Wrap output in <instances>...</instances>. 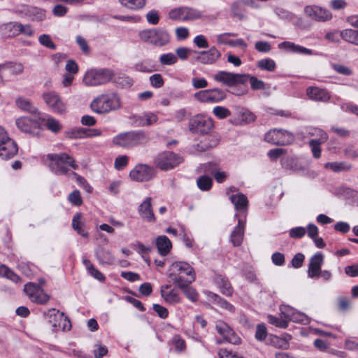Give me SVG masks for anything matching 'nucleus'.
<instances>
[{"mask_svg":"<svg viewBox=\"0 0 358 358\" xmlns=\"http://www.w3.org/2000/svg\"><path fill=\"white\" fill-rule=\"evenodd\" d=\"M170 280L178 287L191 284L195 280L194 268L187 262H176L169 270Z\"/></svg>","mask_w":358,"mask_h":358,"instance_id":"nucleus-1","label":"nucleus"},{"mask_svg":"<svg viewBox=\"0 0 358 358\" xmlns=\"http://www.w3.org/2000/svg\"><path fill=\"white\" fill-rule=\"evenodd\" d=\"M121 104V98L119 94L110 92L101 94L94 99L90 103V108L96 113L105 114L118 110Z\"/></svg>","mask_w":358,"mask_h":358,"instance_id":"nucleus-2","label":"nucleus"},{"mask_svg":"<svg viewBox=\"0 0 358 358\" xmlns=\"http://www.w3.org/2000/svg\"><path fill=\"white\" fill-rule=\"evenodd\" d=\"M148 134L143 130H132L122 132L113 138L115 145L124 149H131L148 141Z\"/></svg>","mask_w":358,"mask_h":358,"instance_id":"nucleus-3","label":"nucleus"},{"mask_svg":"<svg viewBox=\"0 0 358 358\" xmlns=\"http://www.w3.org/2000/svg\"><path fill=\"white\" fill-rule=\"evenodd\" d=\"M46 159L50 170L57 176L67 174L69 168L74 170L78 168L73 158L66 153L48 154Z\"/></svg>","mask_w":358,"mask_h":358,"instance_id":"nucleus-4","label":"nucleus"},{"mask_svg":"<svg viewBox=\"0 0 358 358\" xmlns=\"http://www.w3.org/2000/svg\"><path fill=\"white\" fill-rule=\"evenodd\" d=\"M115 73L108 68L91 69L86 71L83 82L88 87H95L106 85L110 82Z\"/></svg>","mask_w":358,"mask_h":358,"instance_id":"nucleus-5","label":"nucleus"},{"mask_svg":"<svg viewBox=\"0 0 358 358\" xmlns=\"http://www.w3.org/2000/svg\"><path fill=\"white\" fill-rule=\"evenodd\" d=\"M168 17L174 21H193L201 18L202 12L194 8L180 6L171 9Z\"/></svg>","mask_w":358,"mask_h":358,"instance_id":"nucleus-6","label":"nucleus"},{"mask_svg":"<svg viewBox=\"0 0 358 358\" xmlns=\"http://www.w3.org/2000/svg\"><path fill=\"white\" fill-rule=\"evenodd\" d=\"M248 74L234 73L225 71H219L213 76L215 81L228 87L245 84L248 81Z\"/></svg>","mask_w":358,"mask_h":358,"instance_id":"nucleus-7","label":"nucleus"},{"mask_svg":"<svg viewBox=\"0 0 358 358\" xmlns=\"http://www.w3.org/2000/svg\"><path fill=\"white\" fill-rule=\"evenodd\" d=\"M189 129L194 134H207L213 127L211 118L203 115H197L189 121Z\"/></svg>","mask_w":358,"mask_h":358,"instance_id":"nucleus-8","label":"nucleus"},{"mask_svg":"<svg viewBox=\"0 0 358 358\" xmlns=\"http://www.w3.org/2000/svg\"><path fill=\"white\" fill-rule=\"evenodd\" d=\"M264 140L271 144L285 145L291 144L294 140V136L288 131L273 129L266 133Z\"/></svg>","mask_w":358,"mask_h":358,"instance_id":"nucleus-9","label":"nucleus"},{"mask_svg":"<svg viewBox=\"0 0 358 358\" xmlns=\"http://www.w3.org/2000/svg\"><path fill=\"white\" fill-rule=\"evenodd\" d=\"M194 98L200 103H218L226 98V94L220 88L200 90L193 95Z\"/></svg>","mask_w":358,"mask_h":358,"instance_id":"nucleus-10","label":"nucleus"},{"mask_svg":"<svg viewBox=\"0 0 358 358\" xmlns=\"http://www.w3.org/2000/svg\"><path fill=\"white\" fill-rule=\"evenodd\" d=\"M24 292L34 303L45 304L50 299V296L44 292L43 289L34 282L27 283L24 285Z\"/></svg>","mask_w":358,"mask_h":358,"instance_id":"nucleus-11","label":"nucleus"},{"mask_svg":"<svg viewBox=\"0 0 358 358\" xmlns=\"http://www.w3.org/2000/svg\"><path fill=\"white\" fill-rule=\"evenodd\" d=\"M43 99L52 112L59 114L66 112V103L56 92L49 91L44 92L43 94Z\"/></svg>","mask_w":358,"mask_h":358,"instance_id":"nucleus-12","label":"nucleus"},{"mask_svg":"<svg viewBox=\"0 0 358 358\" xmlns=\"http://www.w3.org/2000/svg\"><path fill=\"white\" fill-rule=\"evenodd\" d=\"M42 117H21L16 120L15 124L17 127L24 133L29 134L32 135H37L38 134V130L40 127L39 120Z\"/></svg>","mask_w":358,"mask_h":358,"instance_id":"nucleus-13","label":"nucleus"},{"mask_svg":"<svg viewBox=\"0 0 358 358\" xmlns=\"http://www.w3.org/2000/svg\"><path fill=\"white\" fill-rule=\"evenodd\" d=\"M155 175V169L143 164H137L129 173L130 178L136 182L149 181Z\"/></svg>","mask_w":358,"mask_h":358,"instance_id":"nucleus-14","label":"nucleus"},{"mask_svg":"<svg viewBox=\"0 0 358 358\" xmlns=\"http://www.w3.org/2000/svg\"><path fill=\"white\" fill-rule=\"evenodd\" d=\"M182 162L180 155L173 152H164L159 155L157 165L162 170L173 169Z\"/></svg>","mask_w":358,"mask_h":358,"instance_id":"nucleus-15","label":"nucleus"},{"mask_svg":"<svg viewBox=\"0 0 358 358\" xmlns=\"http://www.w3.org/2000/svg\"><path fill=\"white\" fill-rule=\"evenodd\" d=\"M304 13L312 20L317 22H326L333 17L332 13L327 9L316 5H308L304 8Z\"/></svg>","mask_w":358,"mask_h":358,"instance_id":"nucleus-16","label":"nucleus"},{"mask_svg":"<svg viewBox=\"0 0 358 358\" xmlns=\"http://www.w3.org/2000/svg\"><path fill=\"white\" fill-rule=\"evenodd\" d=\"M221 57V52L215 46H212L208 50L196 52L194 60L205 65L215 64Z\"/></svg>","mask_w":358,"mask_h":358,"instance_id":"nucleus-17","label":"nucleus"},{"mask_svg":"<svg viewBox=\"0 0 358 358\" xmlns=\"http://www.w3.org/2000/svg\"><path fill=\"white\" fill-rule=\"evenodd\" d=\"M215 329L217 332L222 336L223 339L230 343L238 345L241 343V338L233 329L224 322L219 320L216 322Z\"/></svg>","mask_w":358,"mask_h":358,"instance_id":"nucleus-18","label":"nucleus"},{"mask_svg":"<svg viewBox=\"0 0 358 358\" xmlns=\"http://www.w3.org/2000/svg\"><path fill=\"white\" fill-rule=\"evenodd\" d=\"M280 311L281 315L284 317V320H286L287 322L292 321L299 323L308 322V318L304 313L297 311L288 305H281L280 306Z\"/></svg>","mask_w":358,"mask_h":358,"instance_id":"nucleus-19","label":"nucleus"},{"mask_svg":"<svg viewBox=\"0 0 358 358\" xmlns=\"http://www.w3.org/2000/svg\"><path fill=\"white\" fill-rule=\"evenodd\" d=\"M18 11L22 15L31 21L41 22L46 17V10L36 6H22Z\"/></svg>","mask_w":358,"mask_h":358,"instance_id":"nucleus-20","label":"nucleus"},{"mask_svg":"<svg viewBox=\"0 0 358 358\" xmlns=\"http://www.w3.org/2000/svg\"><path fill=\"white\" fill-rule=\"evenodd\" d=\"M18 148L13 139L7 136L3 142L0 143V157L2 159H10L17 153Z\"/></svg>","mask_w":358,"mask_h":358,"instance_id":"nucleus-21","label":"nucleus"},{"mask_svg":"<svg viewBox=\"0 0 358 358\" xmlns=\"http://www.w3.org/2000/svg\"><path fill=\"white\" fill-rule=\"evenodd\" d=\"M44 315L54 329L61 327L62 322L69 323L68 317L62 312L55 308L49 309Z\"/></svg>","mask_w":358,"mask_h":358,"instance_id":"nucleus-22","label":"nucleus"},{"mask_svg":"<svg viewBox=\"0 0 358 358\" xmlns=\"http://www.w3.org/2000/svg\"><path fill=\"white\" fill-rule=\"evenodd\" d=\"M323 255L322 252H317L310 259L308 268V275L310 278L320 276L321 266L323 263Z\"/></svg>","mask_w":358,"mask_h":358,"instance_id":"nucleus-23","label":"nucleus"},{"mask_svg":"<svg viewBox=\"0 0 358 358\" xmlns=\"http://www.w3.org/2000/svg\"><path fill=\"white\" fill-rule=\"evenodd\" d=\"M161 295L164 301L169 304L179 303L180 297L178 292L172 288L171 285H166L161 287Z\"/></svg>","mask_w":358,"mask_h":358,"instance_id":"nucleus-24","label":"nucleus"},{"mask_svg":"<svg viewBox=\"0 0 358 358\" xmlns=\"http://www.w3.org/2000/svg\"><path fill=\"white\" fill-rule=\"evenodd\" d=\"M151 201V197H147L138 206V213L140 216L149 222L155 221V217L152 209Z\"/></svg>","mask_w":358,"mask_h":358,"instance_id":"nucleus-25","label":"nucleus"},{"mask_svg":"<svg viewBox=\"0 0 358 358\" xmlns=\"http://www.w3.org/2000/svg\"><path fill=\"white\" fill-rule=\"evenodd\" d=\"M152 45L157 47H162L168 45L170 41L169 33L162 28H155Z\"/></svg>","mask_w":358,"mask_h":358,"instance_id":"nucleus-26","label":"nucleus"},{"mask_svg":"<svg viewBox=\"0 0 358 358\" xmlns=\"http://www.w3.org/2000/svg\"><path fill=\"white\" fill-rule=\"evenodd\" d=\"M306 94L310 99L316 101H327L330 98L327 91L317 87H308Z\"/></svg>","mask_w":358,"mask_h":358,"instance_id":"nucleus-27","label":"nucleus"},{"mask_svg":"<svg viewBox=\"0 0 358 358\" xmlns=\"http://www.w3.org/2000/svg\"><path fill=\"white\" fill-rule=\"evenodd\" d=\"M245 231V221L242 219H238V224L235 227L231 234V241L234 246H239L241 245Z\"/></svg>","mask_w":358,"mask_h":358,"instance_id":"nucleus-28","label":"nucleus"},{"mask_svg":"<svg viewBox=\"0 0 358 358\" xmlns=\"http://www.w3.org/2000/svg\"><path fill=\"white\" fill-rule=\"evenodd\" d=\"M280 49H283L287 52L302 54V55H312L313 51L305 47L296 45L290 41H284L278 45Z\"/></svg>","mask_w":358,"mask_h":358,"instance_id":"nucleus-29","label":"nucleus"},{"mask_svg":"<svg viewBox=\"0 0 358 358\" xmlns=\"http://www.w3.org/2000/svg\"><path fill=\"white\" fill-rule=\"evenodd\" d=\"M96 257L102 265H112L115 262V257L112 252L103 248H99L96 251Z\"/></svg>","mask_w":358,"mask_h":358,"instance_id":"nucleus-30","label":"nucleus"},{"mask_svg":"<svg viewBox=\"0 0 358 358\" xmlns=\"http://www.w3.org/2000/svg\"><path fill=\"white\" fill-rule=\"evenodd\" d=\"M337 194L343 198L349 204L358 206V192L348 187L339 189Z\"/></svg>","mask_w":358,"mask_h":358,"instance_id":"nucleus-31","label":"nucleus"},{"mask_svg":"<svg viewBox=\"0 0 358 358\" xmlns=\"http://www.w3.org/2000/svg\"><path fill=\"white\" fill-rule=\"evenodd\" d=\"M0 31L6 37H13L19 35V22H9L0 25Z\"/></svg>","mask_w":358,"mask_h":358,"instance_id":"nucleus-32","label":"nucleus"},{"mask_svg":"<svg viewBox=\"0 0 358 358\" xmlns=\"http://www.w3.org/2000/svg\"><path fill=\"white\" fill-rule=\"evenodd\" d=\"M156 245L159 253L162 256H166L172 248V243L169 238L166 236H159L156 238Z\"/></svg>","mask_w":358,"mask_h":358,"instance_id":"nucleus-33","label":"nucleus"},{"mask_svg":"<svg viewBox=\"0 0 358 358\" xmlns=\"http://www.w3.org/2000/svg\"><path fill=\"white\" fill-rule=\"evenodd\" d=\"M215 282L220 292L226 296H231L233 294V288L230 282L226 278L218 275L215 278Z\"/></svg>","mask_w":358,"mask_h":358,"instance_id":"nucleus-34","label":"nucleus"},{"mask_svg":"<svg viewBox=\"0 0 358 358\" xmlns=\"http://www.w3.org/2000/svg\"><path fill=\"white\" fill-rule=\"evenodd\" d=\"M256 116L248 109L242 108L238 113V119L236 122V124L243 125L254 122Z\"/></svg>","mask_w":358,"mask_h":358,"instance_id":"nucleus-35","label":"nucleus"},{"mask_svg":"<svg viewBox=\"0 0 358 358\" xmlns=\"http://www.w3.org/2000/svg\"><path fill=\"white\" fill-rule=\"evenodd\" d=\"M207 296L209 299L212 300L215 304H217L220 308L225 309L230 313L234 312V306L228 301H227L225 299L221 298L219 295L213 292H208Z\"/></svg>","mask_w":358,"mask_h":358,"instance_id":"nucleus-36","label":"nucleus"},{"mask_svg":"<svg viewBox=\"0 0 358 358\" xmlns=\"http://www.w3.org/2000/svg\"><path fill=\"white\" fill-rule=\"evenodd\" d=\"M230 200L234 205L235 209L236 210L244 211L247 208L248 201L247 197L244 194L241 193L232 194L230 196Z\"/></svg>","mask_w":358,"mask_h":358,"instance_id":"nucleus-37","label":"nucleus"},{"mask_svg":"<svg viewBox=\"0 0 358 358\" xmlns=\"http://www.w3.org/2000/svg\"><path fill=\"white\" fill-rule=\"evenodd\" d=\"M3 64L4 71H8L12 76L20 75L24 71V66L22 63L7 62Z\"/></svg>","mask_w":358,"mask_h":358,"instance_id":"nucleus-38","label":"nucleus"},{"mask_svg":"<svg viewBox=\"0 0 358 358\" xmlns=\"http://www.w3.org/2000/svg\"><path fill=\"white\" fill-rule=\"evenodd\" d=\"M0 275L3 278L9 279L13 282L18 283L21 282V278L19 275L15 273L10 268L5 264L0 265Z\"/></svg>","mask_w":358,"mask_h":358,"instance_id":"nucleus-39","label":"nucleus"},{"mask_svg":"<svg viewBox=\"0 0 358 358\" xmlns=\"http://www.w3.org/2000/svg\"><path fill=\"white\" fill-rule=\"evenodd\" d=\"M83 264L85 266L89 273L93 278H94L95 279H96L101 282H103L106 280L104 275L101 271H99L98 269H96L93 266V264L90 262V260H88L87 259H83Z\"/></svg>","mask_w":358,"mask_h":358,"instance_id":"nucleus-40","label":"nucleus"},{"mask_svg":"<svg viewBox=\"0 0 358 358\" xmlns=\"http://www.w3.org/2000/svg\"><path fill=\"white\" fill-rule=\"evenodd\" d=\"M308 134L312 137L310 140H317L319 143H324L328 138L327 133L319 128H309Z\"/></svg>","mask_w":358,"mask_h":358,"instance_id":"nucleus-41","label":"nucleus"},{"mask_svg":"<svg viewBox=\"0 0 358 358\" xmlns=\"http://www.w3.org/2000/svg\"><path fill=\"white\" fill-rule=\"evenodd\" d=\"M341 38L350 43L358 45V31L348 29L341 33Z\"/></svg>","mask_w":358,"mask_h":358,"instance_id":"nucleus-42","label":"nucleus"},{"mask_svg":"<svg viewBox=\"0 0 358 358\" xmlns=\"http://www.w3.org/2000/svg\"><path fill=\"white\" fill-rule=\"evenodd\" d=\"M46 127L54 133L59 131L62 126L59 121L54 117L47 115V118L43 117Z\"/></svg>","mask_w":358,"mask_h":358,"instance_id":"nucleus-43","label":"nucleus"},{"mask_svg":"<svg viewBox=\"0 0 358 358\" xmlns=\"http://www.w3.org/2000/svg\"><path fill=\"white\" fill-rule=\"evenodd\" d=\"M83 223L81 222V214L76 213L72 220V227L82 236L87 237L88 233L85 232L83 229Z\"/></svg>","mask_w":358,"mask_h":358,"instance_id":"nucleus-44","label":"nucleus"},{"mask_svg":"<svg viewBox=\"0 0 358 358\" xmlns=\"http://www.w3.org/2000/svg\"><path fill=\"white\" fill-rule=\"evenodd\" d=\"M120 4L131 10H138L143 8L145 0H119Z\"/></svg>","mask_w":358,"mask_h":358,"instance_id":"nucleus-45","label":"nucleus"},{"mask_svg":"<svg viewBox=\"0 0 358 358\" xmlns=\"http://www.w3.org/2000/svg\"><path fill=\"white\" fill-rule=\"evenodd\" d=\"M16 105L23 110L34 113L36 109L32 106L31 103L27 99L20 97L16 99Z\"/></svg>","mask_w":358,"mask_h":358,"instance_id":"nucleus-46","label":"nucleus"},{"mask_svg":"<svg viewBox=\"0 0 358 358\" xmlns=\"http://www.w3.org/2000/svg\"><path fill=\"white\" fill-rule=\"evenodd\" d=\"M196 184L201 191H208L212 187L213 180L210 177L203 176L196 180Z\"/></svg>","mask_w":358,"mask_h":358,"instance_id":"nucleus-47","label":"nucleus"},{"mask_svg":"<svg viewBox=\"0 0 358 358\" xmlns=\"http://www.w3.org/2000/svg\"><path fill=\"white\" fill-rule=\"evenodd\" d=\"M159 60L162 65L170 66L178 62V57L173 53L169 52L161 55Z\"/></svg>","mask_w":358,"mask_h":358,"instance_id":"nucleus-48","label":"nucleus"},{"mask_svg":"<svg viewBox=\"0 0 358 358\" xmlns=\"http://www.w3.org/2000/svg\"><path fill=\"white\" fill-rule=\"evenodd\" d=\"M257 66L259 69L268 71H273L276 67L274 60L270 58L259 60L258 62Z\"/></svg>","mask_w":358,"mask_h":358,"instance_id":"nucleus-49","label":"nucleus"},{"mask_svg":"<svg viewBox=\"0 0 358 358\" xmlns=\"http://www.w3.org/2000/svg\"><path fill=\"white\" fill-rule=\"evenodd\" d=\"M154 31L155 28L144 29L138 33V36L142 41L152 45Z\"/></svg>","mask_w":358,"mask_h":358,"instance_id":"nucleus-50","label":"nucleus"},{"mask_svg":"<svg viewBox=\"0 0 358 358\" xmlns=\"http://www.w3.org/2000/svg\"><path fill=\"white\" fill-rule=\"evenodd\" d=\"M38 42L43 46L51 50H55L57 48L56 45L53 43L50 36L48 34H43L40 35L38 37Z\"/></svg>","mask_w":358,"mask_h":358,"instance_id":"nucleus-51","label":"nucleus"},{"mask_svg":"<svg viewBox=\"0 0 358 358\" xmlns=\"http://www.w3.org/2000/svg\"><path fill=\"white\" fill-rule=\"evenodd\" d=\"M181 289L186 296V297L191 301L195 302L198 300V293L195 289L188 285H185L183 287H179Z\"/></svg>","mask_w":358,"mask_h":358,"instance_id":"nucleus-52","label":"nucleus"},{"mask_svg":"<svg viewBox=\"0 0 358 358\" xmlns=\"http://www.w3.org/2000/svg\"><path fill=\"white\" fill-rule=\"evenodd\" d=\"M115 83L122 87L128 88L130 87L133 83V79L126 75H122L115 78Z\"/></svg>","mask_w":358,"mask_h":358,"instance_id":"nucleus-53","label":"nucleus"},{"mask_svg":"<svg viewBox=\"0 0 358 358\" xmlns=\"http://www.w3.org/2000/svg\"><path fill=\"white\" fill-rule=\"evenodd\" d=\"M270 343L277 348L287 349L289 344L287 343L285 340H282L280 337L274 335L269 336Z\"/></svg>","mask_w":358,"mask_h":358,"instance_id":"nucleus-54","label":"nucleus"},{"mask_svg":"<svg viewBox=\"0 0 358 358\" xmlns=\"http://www.w3.org/2000/svg\"><path fill=\"white\" fill-rule=\"evenodd\" d=\"M213 113L219 119H224L231 115V112L228 108L220 106L213 108Z\"/></svg>","mask_w":358,"mask_h":358,"instance_id":"nucleus-55","label":"nucleus"},{"mask_svg":"<svg viewBox=\"0 0 358 358\" xmlns=\"http://www.w3.org/2000/svg\"><path fill=\"white\" fill-rule=\"evenodd\" d=\"M352 307V300L348 297H341L338 301V310L342 313H346Z\"/></svg>","mask_w":358,"mask_h":358,"instance_id":"nucleus-56","label":"nucleus"},{"mask_svg":"<svg viewBox=\"0 0 358 358\" xmlns=\"http://www.w3.org/2000/svg\"><path fill=\"white\" fill-rule=\"evenodd\" d=\"M267 318L268 322L270 324L277 327L286 328L288 326L287 321L286 320L278 318L277 317L271 315H268Z\"/></svg>","mask_w":358,"mask_h":358,"instance_id":"nucleus-57","label":"nucleus"},{"mask_svg":"<svg viewBox=\"0 0 358 358\" xmlns=\"http://www.w3.org/2000/svg\"><path fill=\"white\" fill-rule=\"evenodd\" d=\"M143 118L145 127L152 126L156 124L159 120L157 115L152 112L143 113Z\"/></svg>","mask_w":358,"mask_h":358,"instance_id":"nucleus-58","label":"nucleus"},{"mask_svg":"<svg viewBox=\"0 0 358 358\" xmlns=\"http://www.w3.org/2000/svg\"><path fill=\"white\" fill-rule=\"evenodd\" d=\"M323 143H319L317 140H310L309 146L310 147L311 152L315 158H320L321 156L320 145Z\"/></svg>","mask_w":358,"mask_h":358,"instance_id":"nucleus-59","label":"nucleus"},{"mask_svg":"<svg viewBox=\"0 0 358 358\" xmlns=\"http://www.w3.org/2000/svg\"><path fill=\"white\" fill-rule=\"evenodd\" d=\"M69 201L76 206H79L82 204L83 200L81 198L80 193L78 190H74L68 196Z\"/></svg>","mask_w":358,"mask_h":358,"instance_id":"nucleus-60","label":"nucleus"},{"mask_svg":"<svg viewBox=\"0 0 358 358\" xmlns=\"http://www.w3.org/2000/svg\"><path fill=\"white\" fill-rule=\"evenodd\" d=\"M150 84L155 88H160L164 84V80L162 76L159 73H155L152 75L150 78Z\"/></svg>","mask_w":358,"mask_h":358,"instance_id":"nucleus-61","label":"nucleus"},{"mask_svg":"<svg viewBox=\"0 0 358 358\" xmlns=\"http://www.w3.org/2000/svg\"><path fill=\"white\" fill-rule=\"evenodd\" d=\"M146 20L148 22L152 25H156L159 21V13L156 10H151L146 14Z\"/></svg>","mask_w":358,"mask_h":358,"instance_id":"nucleus-62","label":"nucleus"},{"mask_svg":"<svg viewBox=\"0 0 358 358\" xmlns=\"http://www.w3.org/2000/svg\"><path fill=\"white\" fill-rule=\"evenodd\" d=\"M267 336V329L264 324H259L257 326L255 332V338L258 341L265 340Z\"/></svg>","mask_w":358,"mask_h":358,"instance_id":"nucleus-63","label":"nucleus"},{"mask_svg":"<svg viewBox=\"0 0 358 358\" xmlns=\"http://www.w3.org/2000/svg\"><path fill=\"white\" fill-rule=\"evenodd\" d=\"M108 353V348L106 346L97 343L94 345L93 354L95 358H102Z\"/></svg>","mask_w":358,"mask_h":358,"instance_id":"nucleus-64","label":"nucleus"}]
</instances>
